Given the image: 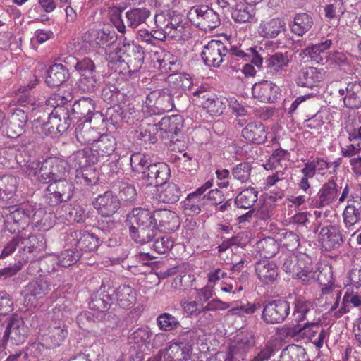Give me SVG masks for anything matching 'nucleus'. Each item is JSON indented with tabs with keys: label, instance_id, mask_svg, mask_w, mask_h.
I'll list each match as a JSON object with an SVG mask.
<instances>
[{
	"label": "nucleus",
	"instance_id": "nucleus-59",
	"mask_svg": "<svg viewBox=\"0 0 361 361\" xmlns=\"http://www.w3.org/2000/svg\"><path fill=\"white\" fill-rule=\"evenodd\" d=\"M59 266L60 265L58 263V258L50 255L43 257L39 260V262H33L30 269L39 268V270L41 271V276H42L56 271V267Z\"/></svg>",
	"mask_w": 361,
	"mask_h": 361
},
{
	"label": "nucleus",
	"instance_id": "nucleus-9",
	"mask_svg": "<svg viewBox=\"0 0 361 361\" xmlns=\"http://www.w3.org/2000/svg\"><path fill=\"white\" fill-rule=\"evenodd\" d=\"M126 39H124L126 41ZM118 51L124 54L125 66H127L130 75L137 73L142 66L145 58L143 49L133 42H123L118 43Z\"/></svg>",
	"mask_w": 361,
	"mask_h": 361
},
{
	"label": "nucleus",
	"instance_id": "nucleus-12",
	"mask_svg": "<svg viewBox=\"0 0 361 361\" xmlns=\"http://www.w3.org/2000/svg\"><path fill=\"white\" fill-rule=\"evenodd\" d=\"M46 247V240L39 234L30 235L27 238L20 236L18 259L23 264L32 260Z\"/></svg>",
	"mask_w": 361,
	"mask_h": 361
},
{
	"label": "nucleus",
	"instance_id": "nucleus-46",
	"mask_svg": "<svg viewBox=\"0 0 361 361\" xmlns=\"http://www.w3.org/2000/svg\"><path fill=\"white\" fill-rule=\"evenodd\" d=\"M18 180L13 176L0 177V200L7 201L11 199L17 191Z\"/></svg>",
	"mask_w": 361,
	"mask_h": 361
},
{
	"label": "nucleus",
	"instance_id": "nucleus-41",
	"mask_svg": "<svg viewBox=\"0 0 361 361\" xmlns=\"http://www.w3.org/2000/svg\"><path fill=\"white\" fill-rule=\"evenodd\" d=\"M332 42L331 39H326L319 44L309 46L305 49L301 50L300 56L303 59H310L311 61L319 63L323 60L322 54L324 51L331 47Z\"/></svg>",
	"mask_w": 361,
	"mask_h": 361
},
{
	"label": "nucleus",
	"instance_id": "nucleus-64",
	"mask_svg": "<svg viewBox=\"0 0 361 361\" xmlns=\"http://www.w3.org/2000/svg\"><path fill=\"white\" fill-rule=\"evenodd\" d=\"M132 170L135 172L144 173L150 165L147 156L142 153H134L130 158Z\"/></svg>",
	"mask_w": 361,
	"mask_h": 361
},
{
	"label": "nucleus",
	"instance_id": "nucleus-52",
	"mask_svg": "<svg viewBox=\"0 0 361 361\" xmlns=\"http://www.w3.org/2000/svg\"><path fill=\"white\" fill-rule=\"evenodd\" d=\"M231 11L232 18L235 22L246 23L254 16L252 7L243 0H240Z\"/></svg>",
	"mask_w": 361,
	"mask_h": 361
},
{
	"label": "nucleus",
	"instance_id": "nucleus-43",
	"mask_svg": "<svg viewBox=\"0 0 361 361\" xmlns=\"http://www.w3.org/2000/svg\"><path fill=\"white\" fill-rule=\"evenodd\" d=\"M285 27L286 23L283 20L276 18L262 23L259 27V32L263 37L275 38L282 30H285Z\"/></svg>",
	"mask_w": 361,
	"mask_h": 361
},
{
	"label": "nucleus",
	"instance_id": "nucleus-63",
	"mask_svg": "<svg viewBox=\"0 0 361 361\" xmlns=\"http://www.w3.org/2000/svg\"><path fill=\"white\" fill-rule=\"evenodd\" d=\"M81 256V252L73 247H66L59 257L58 263L61 267H68L75 263Z\"/></svg>",
	"mask_w": 361,
	"mask_h": 361
},
{
	"label": "nucleus",
	"instance_id": "nucleus-30",
	"mask_svg": "<svg viewBox=\"0 0 361 361\" xmlns=\"http://www.w3.org/2000/svg\"><path fill=\"white\" fill-rule=\"evenodd\" d=\"M69 161L75 168L80 170L90 168L99 161L98 153L92 148H85L78 150L69 157Z\"/></svg>",
	"mask_w": 361,
	"mask_h": 361
},
{
	"label": "nucleus",
	"instance_id": "nucleus-18",
	"mask_svg": "<svg viewBox=\"0 0 361 361\" xmlns=\"http://www.w3.org/2000/svg\"><path fill=\"white\" fill-rule=\"evenodd\" d=\"M93 205L102 216L111 217L119 209L121 203L112 191H106L97 196Z\"/></svg>",
	"mask_w": 361,
	"mask_h": 361
},
{
	"label": "nucleus",
	"instance_id": "nucleus-28",
	"mask_svg": "<svg viewBox=\"0 0 361 361\" xmlns=\"http://www.w3.org/2000/svg\"><path fill=\"white\" fill-rule=\"evenodd\" d=\"M323 79L322 70L314 67H305L298 72L296 83L301 87L312 88L319 86Z\"/></svg>",
	"mask_w": 361,
	"mask_h": 361
},
{
	"label": "nucleus",
	"instance_id": "nucleus-60",
	"mask_svg": "<svg viewBox=\"0 0 361 361\" xmlns=\"http://www.w3.org/2000/svg\"><path fill=\"white\" fill-rule=\"evenodd\" d=\"M157 324L163 331H171L178 329L180 324L178 319L169 313H162L157 318Z\"/></svg>",
	"mask_w": 361,
	"mask_h": 361
},
{
	"label": "nucleus",
	"instance_id": "nucleus-14",
	"mask_svg": "<svg viewBox=\"0 0 361 361\" xmlns=\"http://www.w3.org/2000/svg\"><path fill=\"white\" fill-rule=\"evenodd\" d=\"M228 53L230 54V50H228L222 42L211 40L204 46L201 56L207 66L219 68L227 56ZM228 59L230 60V54Z\"/></svg>",
	"mask_w": 361,
	"mask_h": 361
},
{
	"label": "nucleus",
	"instance_id": "nucleus-55",
	"mask_svg": "<svg viewBox=\"0 0 361 361\" xmlns=\"http://www.w3.org/2000/svg\"><path fill=\"white\" fill-rule=\"evenodd\" d=\"M294 309L292 314L293 321L299 323L306 319L307 314L310 311L312 305L310 302L301 297H297L294 300Z\"/></svg>",
	"mask_w": 361,
	"mask_h": 361
},
{
	"label": "nucleus",
	"instance_id": "nucleus-51",
	"mask_svg": "<svg viewBox=\"0 0 361 361\" xmlns=\"http://www.w3.org/2000/svg\"><path fill=\"white\" fill-rule=\"evenodd\" d=\"M257 250L260 255L264 258H271L275 256L279 251V243L271 237L264 238L257 243Z\"/></svg>",
	"mask_w": 361,
	"mask_h": 361
},
{
	"label": "nucleus",
	"instance_id": "nucleus-19",
	"mask_svg": "<svg viewBox=\"0 0 361 361\" xmlns=\"http://www.w3.org/2000/svg\"><path fill=\"white\" fill-rule=\"evenodd\" d=\"M67 326L61 320L53 321L48 326L47 333L42 335L44 345L47 348L59 347L67 337Z\"/></svg>",
	"mask_w": 361,
	"mask_h": 361
},
{
	"label": "nucleus",
	"instance_id": "nucleus-4",
	"mask_svg": "<svg viewBox=\"0 0 361 361\" xmlns=\"http://www.w3.org/2000/svg\"><path fill=\"white\" fill-rule=\"evenodd\" d=\"M65 247H73L77 251L93 252L100 245V240L94 233L86 230H69L65 233Z\"/></svg>",
	"mask_w": 361,
	"mask_h": 361
},
{
	"label": "nucleus",
	"instance_id": "nucleus-57",
	"mask_svg": "<svg viewBox=\"0 0 361 361\" xmlns=\"http://www.w3.org/2000/svg\"><path fill=\"white\" fill-rule=\"evenodd\" d=\"M207 204L206 197L189 194L184 202V209L192 214H198L204 209Z\"/></svg>",
	"mask_w": 361,
	"mask_h": 361
},
{
	"label": "nucleus",
	"instance_id": "nucleus-26",
	"mask_svg": "<svg viewBox=\"0 0 361 361\" xmlns=\"http://www.w3.org/2000/svg\"><path fill=\"white\" fill-rule=\"evenodd\" d=\"M345 226L350 228L361 221V197L350 195L347 205L343 212Z\"/></svg>",
	"mask_w": 361,
	"mask_h": 361
},
{
	"label": "nucleus",
	"instance_id": "nucleus-27",
	"mask_svg": "<svg viewBox=\"0 0 361 361\" xmlns=\"http://www.w3.org/2000/svg\"><path fill=\"white\" fill-rule=\"evenodd\" d=\"M70 110L75 119L85 118V122L86 123L91 122L92 115L99 114V111L94 113L95 105L93 99L85 97L75 102Z\"/></svg>",
	"mask_w": 361,
	"mask_h": 361
},
{
	"label": "nucleus",
	"instance_id": "nucleus-35",
	"mask_svg": "<svg viewBox=\"0 0 361 361\" xmlns=\"http://www.w3.org/2000/svg\"><path fill=\"white\" fill-rule=\"evenodd\" d=\"M183 118L181 115L176 114L164 116L157 124L158 130L162 133L173 136L177 135L183 128Z\"/></svg>",
	"mask_w": 361,
	"mask_h": 361
},
{
	"label": "nucleus",
	"instance_id": "nucleus-20",
	"mask_svg": "<svg viewBox=\"0 0 361 361\" xmlns=\"http://www.w3.org/2000/svg\"><path fill=\"white\" fill-rule=\"evenodd\" d=\"M111 289L112 293H110L113 302L123 308L129 309L136 301V291L129 285H121L116 287V283L111 279Z\"/></svg>",
	"mask_w": 361,
	"mask_h": 361
},
{
	"label": "nucleus",
	"instance_id": "nucleus-8",
	"mask_svg": "<svg viewBox=\"0 0 361 361\" xmlns=\"http://www.w3.org/2000/svg\"><path fill=\"white\" fill-rule=\"evenodd\" d=\"M67 163L56 158H49L41 164L37 180L43 184H50L62 179L67 173Z\"/></svg>",
	"mask_w": 361,
	"mask_h": 361
},
{
	"label": "nucleus",
	"instance_id": "nucleus-15",
	"mask_svg": "<svg viewBox=\"0 0 361 361\" xmlns=\"http://www.w3.org/2000/svg\"><path fill=\"white\" fill-rule=\"evenodd\" d=\"M339 188L334 178L324 183L317 194L311 199L313 208H324L335 202L338 197Z\"/></svg>",
	"mask_w": 361,
	"mask_h": 361
},
{
	"label": "nucleus",
	"instance_id": "nucleus-56",
	"mask_svg": "<svg viewBox=\"0 0 361 361\" xmlns=\"http://www.w3.org/2000/svg\"><path fill=\"white\" fill-rule=\"evenodd\" d=\"M101 97L106 103L111 105L121 104L124 99V94L113 84H107L102 91Z\"/></svg>",
	"mask_w": 361,
	"mask_h": 361
},
{
	"label": "nucleus",
	"instance_id": "nucleus-53",
	"mask_svg": "<svg viewBox=\"0 0 361 361\" xmlns=\"http://www.w3.org/2000/svg\"><path fill=\"white\" fill-rule=\"evenodd\" d=\"M68 129V125L66 123V121L63 123H58V121L51 115V113L49 115L47 122L41 125L42 133L46 136L54 137L58 133H63Z\"/></svg>",
	"mask_w": 361,
	"mask_h": 361
},
{
	"label": "nucleus",
	"instance_id": "nucleus-49",
	"mask_svg": "<svg viewBox=\"0 0 361 361\" xmlns=\"http://www.w3.org/2000/svg\"><path fill=\"white\" fill-rule=\"evenodd\" d=\"M33 211L30 213V224L37 227L39 230L46 231L51 227V214H48L44 208L38 207L32 204Z\"/></svg>",
	"mask_w": 361,
	"mask_h": 361
},
{
	"label": "nucleus",
	"instance_id": "nucleus-21",
	"mask_svg": "<svg viewBox=\"0 0 361 361\" xmlns=\"http://www.w3.org/2000/svg\"><path fill=\"white\" fill-rule=\"evenodd\" d=\"M182 191L180 187L173 183H164L154 189L152 200L154 203L173 204L180 200Z\"/></svg>",
	"mask_w": 361,
	"mask_h": 361
},
{
	"label": "nucleus",
	"instance_id": "nucleus-50",
	"mask_svg": "<svg viewBox=\"0 0 361 361\" xmlns=\"http://www.w3.org/2000/svg\"><path fill=\"white\" fill-rule=\"evenodd\" d=\"M27 291L30 295L39 300L51 291V283L43 279H37L29 283Z\"/></svg>",
	"mask_w": 361,
	"mask_h": 361
},
{
	"label": "nucleus",
	"instance_id": "nucleus-22",
	"mask_svg": "<svg viewBox=\"0 0 361 361\" xmlns=\"http://www.w3.org/2000/svg\"><path fill=\"white\" fill-rule=\"evenodd\" d=\"M171 176L169 166L164 162L151 164L143 173V178L148 185H154L155 188L166 183Z\"/></svg>",
	"mask_w": 361,
	"mask_h": 361
},
{
	"label": "nucleus",
	"instance_id": "nucleus-37",
	"mask_svg": "<svg viewBox=\"0 0 361 361\" xmlns=\"http://www.w3.org/2000/svg\"><path fill=\"white\" fill-rule=\"evenodd\" d=\"M343 99L347 108L359 109L361 107L360 80H355L348 83L346 87V95Z\"/></svg>",
	"mask_w": 361,
	"mask_h": 361
},
{
	"label": "nucleus",
	"instance_id": "nucleus-6",
	"mask_svg": "<svg viewBox=\"0 0 361 361\" xmlns=\"http://www.w3.org/2000/svg\"><path fill=\"white\" fill-rule=\"evenodd\" d=\"M262 320L266 324H278L283 322L290 314V302L284 299L264 301Z\"/></svg>",
	"mask_w": 361,
	"mask_h": 361
},
{
	"label": "nucleus",
	"instance_id": "nucleus-23",
	"mask_svg": "<svg viewBox=\"0 0 361 361\" xmlns=\"http://www.w3.org/2000/svg\"><path fill=\"white\" fill-rule=\"evenodd\" d=\"M318 238L322 247L327 251L336 250L343 243V237L339 228L333 225L322 228Z\"/></svg>",
	"mask_w": 361,
	"mask_h": 361
},
{
	"label": "nucleus",
	"instance_id": "nucleus-62",
	"mask_svg": "<svg viewBox=\"0 0 361 361\" xmlns=\"http://www.w3.org/2000/svg\"><path fill=\"white\" fill-rule=\"evenodd\" d=\"M99 86L97 73L80 76L78 87L83 93L94 92Z\"/></svg>",
	"mask_w": 361,
	"mask_h": 361
},
{
	"label": "nucleus",
	"instance_id": "nucleus-47",
	"mask_svg": "<svg viewBox=\"0 0 361 361\" xmlns=\"http://www.w3.org/2000/svg\"><path fill=\"white\" fill-rule=\"evenodd\" d=\"M258 198V191L254 188H247L243 190L235 197V204L241 209H251Z\"/></svg>",
	"mask_w": 361,
	"mask_h": 361
},
{
	"label": "nucleus",
	"instance_id": "nucleus-10",
	"mask_svg": "<svg viewBox=\"0 0 361 361\" xmlns=\"http://www.w3.org/2000/svg\"><path fill=\"white\" fill-rule=\"evenodd\" d=\"M257 47H250L246 51L243 50L240 47L233 46L230 49V62L232 63L234 57L241 59L244 62H251L252 64L246 63L243 68V73L246 77L254 76L256 74V70L253 65L257 68H261L263 63V58L257 50Z\"/></svg>",
	"mask_w": 361,
	"mask_h": 361
},
{
	"label": "nucleus",
	"instance_id": "nucleus-42",
	"mask_svg": "<svg viewBox=\"0 0 361 361\" xmlns=\"http://www.w3.org/2000/svg\"><path fill=\"white\" fill-rule=\"evenodd\" d=\"M255 345V337L252 332H241L236 335L233 343L230 346L246 357Z\"/></svg>",
	"mask_w": 361,
	"mask_h": 361
},
{
	"label": "nucleus",
	"instance_id": "nucleus-3",
	"mask_svg": "<svg viewBox=\"0 0 361 361\" xmlns=\"http://www.w3.org/2000/svg\"><path fill=\"white\" fill-rule=\"evenodd\" d=\"M282 269L305 284L309 283L314 278L312 258L305 253L284 256L282 259Z\"/></svg>",
	"mask_w": 361,
	"mask_h": 361
},
{
	"label": "nucleus",
	"instance_id": "nucleus-44",
	"mask_svg": "<svg viewBox=\"0 0 361 361\" xmlns=\"http://www.w3.org/2000/svg\"><path fill=\"white\" fill-rule=\"evenodd\" d=\"M150 15V11L146 8H131L126 12L127 26L131 29H135L145 23Z\"/></svg>",
	"mask_w": 361,
	"mask_h": 361
},
{
	"label": "nucleus",
	"instance_id": "nucleus-17",
	"mask_svg": "<svg viewBox=\"0 0 361 361\" xmlns=\"http://www.w3.org/2000/svg\"><path fill=\"white\" fill-rule=\"evenodd\" d=\"M27 121V112L20 108L16 109L11 118L5 121L2 133L11 138L19 137L25 132Z\"/></svg>",
	"mask_w": 361,
	"mask_h": 361
},
{
	"label": "nucleus",
	"instance_id": "nucleus-13",
	"mask_svg": "<svg viewBox=\"0 0 361 361\" xmlns=\"http://www.w3.org/2000/svg\"><path fill=\"white\" fill-rule=\"evenodd\" d=\"M145 103L155 114L170 111L175 107L172 93L169 90H155L150 92L147 96Z\"/></svg>",
	"mask_w": 361,
	"mask_h": 361
},
{
	"label": "nucleus",
	"instance_id": "nucleus-38",
	"mask_svg": "<svg viewBox=\"0 0 361 361\" xmlns=\"http://www.w3.org/2000/svg\"><path fill=\"white\" fill-rule=\"evenodd\" d=\"M77 141L81 145H94L99 137L100 133L91 127L90 123H82L78 126L75 131Z\"/></svg>",
	"mask_w": 361,
	"mask_h": 361
},
{
	"label": "nucleus",
	"instance_id": "nucleus-11",
	"mask_svg": "<svg viewBox=\"0 0 361 361\" xmlns=\"http://www.w3.org/2000/svg\"><path fill=\"white\" fill-rule=\"evenodd\" d=\"M192 95L196 97L193 100L200 104L212 116H220L226 109V104L223 100L207 91L204 87H199L194 90Z\"/></svg>",
	"mask_w": 361,
	"mask_h": 361
},
{
	"label": "nucleus",
	"instance_id": "nucleus-16",
	"mask_svg": "<svg viewBox=\"0 0 361 361\" xmlns=\"http://www.w3.org/2000/svg\"><path fill=\"white\" fill-rule=\"evenodd\" d=\"M110 285V278L106 277L102 280L99 289L92 295L91 301L89 303V307L92 310L103 313L110 309L111 305L114 303L110 294L112 293Z\"/></svg>",
	"mask_w": 361,
	"mask_h": 361
},
{
	"label": "nucleus",
	"instance_id": "nucleus-29",
	"mask_svg": "<svg viewBox=\"0 0 361 361\" xmlns=\"http://www.w3.org/2000/svg\"><path fill=\"white\" fill-rule=\"evenodd\" d=\"M255 272L257 278L264 284L274 282L279 276V268L274 261L259 260L255 263Z\"/></svg>",
	"mask_w": 361,
	"mask_h": 361
},
{
	"label": "nucleus",
	"instance_id": "nucleus-33",
	"mask_svg": "<svg viewBox=\"0 0 361 361\" xmlns=\"http://www.w3.org/2000/svg\"><path fill=\"white\" fill-rule=\"evenodd\" d=\"M243 137L248 142L262 144L267 139L266 127L261 122H250L242 130Z\"/></svg>",
	"mask_w": 361,
	"mask_h": 361
},
{
	"label": "nucleus",
	"instance_id": "nucleus-2",
	"mask_svg": "<svg viewBox=\"0 0 361 361\" xmlns=\"http://www.w3.org/2000/svg\"><path fill=\"white\" fill-rule=\"evenodd\" d=\"M157 26L164 30L168 37L179 42L190 37L189 25L184 22L183 16L174 11H161L154 16Z\"/></svg>",
	"mask_w": 361,
	"mask_h": 361
},
{
	"label": "nucleus",
	"instance_id": "nucleus-7",
	"mask_svg": "<svg viewBox=\"0 0 361 361\" xmlns=\"http://www.w3.org/2000/svg\"><path fill=\"white\" fill-rule=\"evenodd\" d=\"M188 18L202 30H213L220 25V15L207 5L192 6Z\"/></svg>",
	"mask_w": 361,
	"mask_h": 361
},
{
	"label": "nucleus",
	"instance_id": "nucleus-36",
	"mask_svg": "<svg viewBox=\"0 0 361 361\" xmlns=\"http://www.w3.org/2000/svg\"><path fill=\"white\" fill-rule=\"evenodd\" d=\"M192 345L184 343H173L166 349L164 357L168 361H188L190 358Z\"/></svg>",
	"mask_w": 361,
	"mask_h": 361
},
{
	"label": "nucleus",
	"instance_id": "nucleus-5",
	"mask_svg": "<svg viewBox=\"0 0 361 361\" xmlns=\"http://www.w3.org/2000/svg\"><path fill=\"white\" fill-rule=\"evenodd\" d=\"M0 334H3V344L10 342L12 345L23 344L28 335V327L22 317L13 315L0 324Z\"/></svg>",
	"mask_w": 361,
	"mask_h": 361
},
{
	"label": "nucleus",
	"instance_id": "nucleus-40",
	"mask_svg": "<svg viewBox=\"0 0 361 361\" xmlns=\"http://www.w3.org/2000/svg\"><path fill=\"white\" fill-rule=\"evenodd\" d=\"M312 25V18L306 13H296L293 17V20L289 23L291 32L300 37L307 32Z\"/></svg>",
	"mask_w": 361,
	"mask_h": 361
},
{
	"label": "nucleus",
	"instance_id": "nucleus-25",
	"mask_svg": "<svg viewBox=\"0 0 361 361\" xmlns=\"http://www.w3.org/2000/svg\"><path fill=\"white\" fill-rule=\"evenodd\" d=\"M279 87L274 83L263 80L255 83L252 88V96L264 103H274L279 98Z\"/></svg>",
	"mask_w": 361,
	"mask_h": 361
},
{
	"label": "nucleus",
	"instance_id": "nucleus-61",
	"mask_svg": "<svg viewBox=\"0 0 361 361\" xmlns=\"http://www.w3.org/2000/svg\"><path fill=\"white\" fill-rule=\"evenodd\" d=\"M153 333L148 328H138L128 336V342L139 345H146L150 342Z\"/></svg>",
	"mask_w": 361,
	"mask_h": 361
},
{
	"label": "nucleus",
	"instance_id": "nucleus-45",
	"mask_svg": "<svg viewBox=\"0 0 361 361\" xmlns=\"http://www.w3.org/2000/svg\"><path fill=\"white\" fill-rule=\"evenodd\" d=\"M94 149L99 156L111 155L116 147V140L115 137L110 134H100L99 137L95 142Z\"/></svg>",
	"mask_w": 361,
	"mask_h": 361
},
{
	"label": "nucleus",
	"instance_id": "nucleus-48",
	"mask_svg": "<svg viewBox=\"0 0 361 361\" xmlns=\"http://www.w3.org/2000/svg\"><path fill=\"white\" fill-rule=\"evenodd\" d=\"M288 160L289 153L286 150L277 149L272 153L264 166L267 170L279 169L285 170Z\"/></svg>",
	"mask_w": 361,
	"mask_h": 361
},
{
	"label": "nucleus",
	"instance_id": "nucleus-58",
	"mask_svg": "<svg viewBox=\"0 0 361 361\" xmlns=\"http://www.w3.org/2000/svg\"><path fill=\"white\" fill-rule=\"evenodd\" d=\"M33 211L32 204L27 203L18 206L12 211L14 221H17L23 229L30 224V213Z\"/></svg>",
	"mask_w": 361,
	"mask_h": 361
},
{
	"label": "nucleus",
	"instance_id": "nucleus-1",
	"mask_svg": "<svg viewBox=\"0 0 361 361\" xmlns=\"http://www.w3.org/2000/svg\"><path fill=\"white\" fill-rule=\"evenodd\" d=\"M155 216L149 209L135 208L127 215L126 224L132 240L140 245L152 242L159 231Z\"/></svg>",
	"mask_w": 361,
	"mask_h": 361
},
{
	"label": "nucleus",
	"instance_id": "nucleus-24",
	"mask_svg": "<svg viewBox=\"0 0 361 361\" xmlns=\"http://www.w3.org/2000/svg\"><path fill=\"white\" fill-rule=\"evenodd\" d=\"M295 332L307 338L318 348L322 347L327 334L326 330L322 328L319 322H307L302 327L298 326Z\"/></svg>",
	"mask_w": 361,
	"mask_h": 361
},
{
	"label": "nucleus",
	"instance_id": "nucleus-31",
	"mask_svg": "<svg viewBox=\"0 0 361 361\" xmlns=\"http://www.w3.org/2000/svg\"><path fill=\"white\" fill-rule=\"evenodd\" d=\"M317 280L324 286L322 289L323 295L332 294L337 300L341 299V290L333 282V271L331 267H322L317 275Z\"/></svg>",
	"mask_w": 361,
	"mask_h": 361
},
{
	"label": "nucleus",
	"instance_id": "nucleus-39",
	"mask_svg": "<svg viewBox=\"0 0 361 361\" xmlns=\"http://www.w3.org/2000/svg\"><path fill=\"white\" fill-rule=\"evenodd\" d=\"M68 77V71L60 63H55L47 71L45 82L49 87H58L63 84Z\"/></svg>",
	"mask_w": 361,
	"mask_h": 361
},
{
	"label": "nucleus",
	"instance_id": "nucleus-34",
	"mask_svg": "<svg viewBox=\"0 0 361 361\" xmlns=\"http://www.w3.org/2000/svg\"><path fill=\"white\" fill-rule=\"evenodd\" d=\"M155 221L158 223L159 228L172 232L178 226L179 220L176 213L168 209H159L152 212Z\"/></svg>",
	"mask_w": 361,
	"mask_h": 361
},
{
	"label": "nucleus",
	"instance_id": "nucleus-32",
	"mask_svg": "<svg viewBox=\"0 0 361 361\" xmlns=\"http://www.w3.org/2000/svg\"><path fill=\"white\" fill-rule=\"evenodd\" d=\"M290 61L288 52H276L266 59L267 71L273 75H281L288 66Z\"/></svg>",
	"mask_w": 361,
	"mask_h": 361
},
{
	"label": "nucleus",
	"instance_id": "nucleus-54",
	"mask_svg": "<svg viewBox=\"0 0 361 361\" xmlns=\"http://www.w3.org/2000/svg\"><path fill=\"white\" fill-rule=\"evenodd\" d=\"M305 349L298 345H289L281 353L279 361H305Z\"/></svg>",
	"mask_w": 361,
	"mask_h": 361
}]
</instances>
